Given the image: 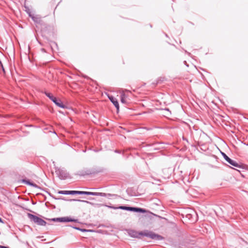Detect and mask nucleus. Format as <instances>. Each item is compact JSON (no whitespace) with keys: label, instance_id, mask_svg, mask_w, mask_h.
<instances>
[{"label":"nucleus","instance_id":"nucleus-10","mask_svg":"<svg viewBox=\"0 0 248 248\" xmlns=\"http://www.w3.org/2000/svg\"><path fill=\"white\" fill-rule=\"evenodd\" d=\"M29 15L34 22L38 24H40L41 23L42 19L41 17L38 16H37L31 15V14H29Z\"/></svg>","mask_w":248,"mask_h":248},{"label":"nucleus","instance_id":"nucleus-8","mask_svg":"<svg viewBox=\"0 0 248 248\" xmlns=\"http://www.w3.org/2000/svg\"><path fill=\"white\" fill-rule=\"evenodd\" d=\"M57 174L61 179H64L67 177V173L61 170H58L56 171Z\"/></svg>","mask_w":248,"mask_h":248},{"label":"nucleus","instance_id":"nucleus-13","mask_svg":"<svg viewBox=\"0 0 248 248\" xmlns=\"http://www.w3.org/2000/svg\"><path fill=\"white\" fill-rule=\"evenodd\" d=\"M88 195L100 196H102V197H106L107 196V194L105 193H102V192H89Z\"/></svg>","mask_w":248,"mask_h":248},{"label":"nucleus","instance_id":"nucleus-17","mask_svg":"<svg viewBox=\"0 0 248 248\" xmlns=\"http://www.w3.org/2000/svg\"><path fill=\"white\" fill-rule=\"evenodd\" d=\"M73 227V228H74V229H76V230H80V231H82V232H85V231H86V230H85V229H80V228H78V227Z\"/></svg>","mask_w":248,"mask_h":248},{"label":"nucleus","instance_id":"nucleus-12","mask_svg":"<svg viewBox=\"0 0 248 248\" xmlns=\"http://www.w3.org/2000/svg\"><path fill=\"white\" fill-rule=\"evenodd\" d=\"M140 232H138L136 231L131 230L129 232V234L133 237H139L140 235H142Z\"/></svg>","mask_w":248,"mask_h":248},{"label":"nucleus","instance_id":"nucleus-18","mask_svg":"<svg viewBox=\"0 0 248 248\" xmlns=\"http://www.w3.org/2000/svg\"><path fill=\"white\" fill-rule=\"evenodd\" d=\"M0 66L1 67V68L2 69V70L3 71L4 73H5V69L3 67V65L2 64V63L1 62H0Z\"/></svg>","mask_w":248,"mask_h":248},{"label":"nucleus","instance_id":"nucleus-3","mask_svg":"<svg viewBox=\"0 0 248 248\" xmlns=\"http://www.w3.org/2000/svg\"><path fill=\"white\" fill-rule=\"evenodd\" d=\"M140 234L142 235L149 237L152 238V239L161 240L164 239L163 237H162V236L156 234L152 232L146 231L144 232H141Z\"/></svg>","mask_w":248,"mask_h":248},{"label":"nucleus","instance_id":"nucleus-5","mask_svg":"<svg viewBox=\"0 0 248 248\" xmlns=\"http://www.w3.org/2000/svg\"><path fill=\"white\" fill-rule=\"evenodd\" d=\"M114 209H120L124 210L130 211H134L136 212L145 213V210L142 208L133 207H128L125 206H120L117 208H114Z\"/></svg>","mask_w":248,"mask_h":248},{"label":"nucleus","instance_id":"nucleus-7","mask_svg":"<svg viewBox=\"0 0 248 248\" xmlns=\"http://www.w3.org/2000/svg\"><path fill=\"white\" fill-rule=\"evenodd\" d=\"M53 221L59 222H78V219H72L69 217H62L59 218H54L52 219Z\"/></svg>","mask_w":248,"mask_h":248},{"label":"nucleus","instance_id":"nucleus-4","mask_svg":"<svg viewBox=\"0 0 248 248\" xmlns=\"http://www.w3.org/2000/svg\"><path fill=\"white\" fill-rule=\"evenodd\" d=\"M45 93L57 106L61 108H65V105L63 104L61 100L57 99L55 97H54L51 93H49L45 92Z\"/></svg>","mask_w":248,"mask_h":248},{"label":"nucleus","instance_id":"nucleus-1","mask_svg":"<svg viewBox=\"0 0 248 248\" xmlns=\"http://www.w3.org/2000/svg\"><path fill=\"white\" fill-rule=\"evenodd\" d=\"M126 93L123 90H120L121 94V101L123 104H127L130 101L129 97L132 95L131 92L127 90H125Z\"/></svg>","mask_w":248,"mask_h":248},{"label":"nucleus","instance_id":"nucleus-21","mask_svg":"<svg viewBox=\"0 0 248 248\" xmlns=\"http://www.w3.org/2000/svg\"><path fill=\"white\" fill-rule=\"evenodd\" d=\"M1 62V61H0V62Z\"/></svg>","mask_w":248,"mask_h":248},{"label":"nucleus","instance_id":"nucleus-11","mask_svg":"<svg viewBox=\"0 0 248 248\" xmlns=\"http://www.w3.org/2000/svg\"><path fill=\"white\" fill-rule=\"evenodd\" d=\"M108 98L109 100L111 101V102L113 104L114 106L117 108V110H119V105L117 99H116L115 98L112 96H108Z\"/></svg>","mask_w":248,"mask_h":248},{"label":"nucleus","instance_id":"nucleus-2","mask_svg":"<svg viewBox=\"0 0 248 248\" xmlns=\"http://www.w3.org/2000/svg\"><path fill=\"white\" fill-rule=\"evenodd\" d=\"M28 217L31 220L33 221L37 225L41 226H45L46 225V222L43 219L38 217L37 216L29 213L28 214Z\"/></svg>","mask_w":248,"mask_h":248},{"label":"nucleus","instance_id":"nucleus-9","mask_svg":"<svg viewBox=\"0 0 248 248\" xmlns=\"http://www.w3.org/2000/svg\"><path fill=\"white\" fill-rule=\"evenodd\" d=\"M88 194H89L88 191H76V190L69 191V195L79 194V195H88Z\"/></svg>","mask_w":248,"mask_h":248},{"label":"nucleus","instance_id":"nucleus-15","mask_svg":"<svg viewBox=\"0 0 248 248\" xmlns=\"http://www.w3.org/2000/svg\"><path fill=\"white\" fill-rule=\"evenodd\" d=\"M58 193L61 194L69 195V191L67 190H60Z\"/></svg>","mask_w":248,"mask_h":248},{"label":"nucleus","instance_id":"nucleus-16","mask_svg":"<svg viewBox=\"0 0 248 248\" xmlns=\"http://www.w3.org/2000/svg\"><path fill=\"white\" fill-rule=\"evenodd\" d=\"M72 201H78V202H86V203H90V202H89L87 201H84V200H72Z\"/></svg>","mask_w":248,"mask_h":248},{"label":"nucleus","instance_id":"nucleus-19","mask_svg":"<svg viewBox=\"0 0 248 248\" xmlns=\"http://www.w3.org/2000/svg\"><path fill=\"white\" fill-rule=\"evenodd\" d=\"M0 248H9L7 247H5V246H0Z\"/></svg>","mask_w":248,"mask_h":248},{"label":"nucleus","instance_id":"nucleus-20","mask_svg":"<svg viewBox=\"0 0 248 248\" xmlns=\"http://www.w3.org/2000/svg\"><path fill=\"white\" fill-rule=\"evenodd\" d=\"M0 222H3L1 218L0 217Z\"/></svg>","mask_w":248,"mask_h":248},{"label":"nucleus","instance_id":"nucleus-6","mask_svg":"<svg viewBox=\"0 0 248 248\" xmlns=\"http://www.w3.org/2000/svg\"><path fill=\"white\" fill-rule=\"evenodd\" d=\"M221 154L225 160L230 165L238 168H241V165L237 163L235 161L231 159L224 153L221 152Z\"/></svg>","mask_w":248,"mask_h":248},{"label":"nucleus","instance_id":"nucleus-14","mask_svg":"<svg viewBox=\"0 0 248 248\" xmlns=\"http://www.w3.org/2000/svg\"><path fill=\"white\" fill-rule=\"evenodd\" d=\"M23 182L26 184L31 186L33 187H36L37 186L35 184L30 182L29 180H23Z\"/></svg>","mask_w":248,"mask_h":248}]
</instances>
